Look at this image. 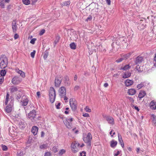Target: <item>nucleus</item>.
I'll use <instances>...</instances> for the list:
<instances>
[{
	"instance_id": "obj_50",
	"label": "nucleus",
	"mask_w": 156,
	"mask_h": 156,
	"mask_svg": "<svg viewBox=\"0 0 156 156\" xmlns=\"http://www.w3.org/2000/svg\"><path fill=\"white\" fill-rule=\"evenodd\" d=\"M128 99L132 103H133L134 101V100L131 97H128Z\"/></svg>"
},
{
	"instance_id": "obj_4",
	"label": "nucleus",
	"mask_w": 156,
	"mask_h": 156,
	"mask_svg": "<svg viewBox=\"0 0 156 156\" xmlns=\"http://www.w3.org/2000/svg\"><path fill=\"white\" fill-rule=\"evenodd\" d=\"M69 104L72 111H75L77 107V103L75 99L71 98L69 100Z\"/></svg>"
},
{
	"instance_id": "obj_63",
	"label": "nucleus",
	"mask_w": 156,
	"mask_h": 156,
	"mask_svg": "<svg viewBox=\"0 0 156 156\" xmlns=\"http://www.w3.org/2000/svg\"><path fill=\"white\" fill-rule=\"evenodd\" d=\"M107 3L108 5H110L111 4V1L110 0H106Z\"/></svg>"
},
{
	"instance_id": "obj_47",
	"label": "nucleus",
	"mask_w": 156,
	"mask_h": 156,
	"mask_svg": "<svg viewBox=\"0 0 156 156\" xmlns=\"http://www.w3.org/2000/svg\"><path fill=\"white\" fill-rule=\"evenodd\" d=\"M48 55V54L47 52L44 53L43 55V57L44 59H46Z\"/></svg>"
},
{
	"instance_id": "obj_46",
	"label": "nucleus",
	"mask_w": 156,
	"mask_h": 156,
	"mask_svg": "<svg viewBox=\"0 0 156 156\" xmlns=\"http://www.w3.org/2000/svg\"><path fill=\"white\" fill-rule=\"evenodd\" d=\"M72 130L74 132L75 134H77L79 132V130L78 129H76V128H75L73 129Z\"/></svg>"
},
{
	"instance_id": "obj_24",
	"label": "nucleus",
	"mask_w": 156,
	"mask_h": 156,
	"mask_svg": "<svg viewBox=\"0 0 156 156\" xmlns=\"http://www.w3.org/2000/svg\"><path fill=\"white\" fill-rule=\"evenodd\" d=\"M131 73L129 72H126L124 73L122 76V78H128L131 76Z\"/></svg>"
},
{
	"instance_id": "obj_40",
	"label": "nucleus",
	"mask_w": 156,
	"mask_h": 156,
	"mask_svg": "<svg viewBox=\"0 0 156 156\" xmlns=\"http://www.w3.org/2000/svg\"><path fill=\"white\" fill-rule=\"evenodd\" d=\"M66 151L64 149H62L59 152V154L60 155H62L63 154L65 153Z\"/></svg>"
},
{
	"instance_id": "obj_34",
	"label": "nucleus",
	"mask_w": 156,
	"mask_h": 156,
	"mask_svg": "<svg viewBox=\"0 0 156 156\" xmlns=\"http://www.w3.org/2000/svg\"><path fill=\"white\" fill-rule=\"evenodd\" d=\"M70 48L73 49H75L76 48V45L74 43L70 44Z\"/></svg>"
},
{
	"instance_id": "obj_11",
	"label": "nucleus",
	"mask_w": 156,
	"mask_h": 156,
	"mask_svg": "<svg viewBox=\"0 0 156 156\" xmlns=\"http://www.w3.org/2000/svg\"><path fill=\"white\" fill-rule=\"evenodd\" d=\"M36 115V112L35 110H33L30 111L27 116V118L31 120L34 119Z\"/></svg>"
},
{
	"instance_id": "obj_18",
	"label": "nucleus",
	"mask_w": 156,
	"mask_h": 156,
	"mask_svg": "<svg viewBox=\"0 0 156 156\" xmlns=\"http://www.w3.org/2000/svg\"><path fill=\"white\" fill-rule=\"evenodd\" d=\"M38 129V128L36 126H34L32 127L31 131L34 135H36L37 134Z\"/></svg>"
},
{
	"instance_id": "obj_25",
	"label": "nucleus",
	"mask_w": 156,
	"mask_h": 156,
	"mask_svg": "<svg viewBox=\"0 0 156 156\" xmlns=\"http://www.w3.org/2000/svg\"><path fill=\"white\" fill-rule=\"evenodd\" d=\"M118 139H119V141L120 144L122 146H124V143L123 142V141L122 139V136L121 135L118 133Z\"/></svg>"
},
{
	"instance_id": "obj_14",
	"label": "nucleus",
	"mask_w": 156,
	"mask_h": 156,
	"mask_svg": "<svg viewBox=\"0 0 156 156\" xmlns=\"http://www.w3.org/2000/svg\"><path fill=\"white\" fill-rule=\"evenodd\" d=\"M12 25L13 32L14 33L16 32L17 29V26L16 25V20H13L12 22Z\"/></svg>"
},
{
	"instance_id": "obj_32",
	"label": "nucleus",
	"mask_w": 156,
	"mask_h": 156,
	"mask_svg": "<svg viewBox=\"0 0 156 156\" xmlns=\"http://www.w3.org/2000/svg\"><path fill=\"white\" fill-rule=\"evenodd\" d=\"M3 0H1L0 2V6L2 8H5V3L3 2Z\"/></svg>"
},
{
	"instance_id": "obj_45",
	"label": "nucleus",
	"mask_w": 156,
	"mask_h": 156,
	"mask_svg": "<svg viewBox=\"0 0 156 156\" xmlns=\"http://www.w3.org/2000/svg\"><path fill=\"white\" fill-rule=\"evenodd\" d=\"M92 19V17L91 16H89L86 20L85 21H90Z\"/></svg>"
},
{
	"instance_id": "obj_30",
	"label": "nucleus",
	"mask_w": 156,
	"mask_h": 156,
	"mask_svg": "<svg viewBox=\"0 0 156 156\" xmlns=\"http://www.w3.org/2000/svg\"><path fill=\"white\" fill-rule=\"evenodd\" d=\"M130 68L129 65H126L123 67H122L120 68L121 70H126Z\"/></svg>"
},
{
	"instance_id": "obj_64",
	"label": "nucleus",
	"mask_w": 156,
	"mask_h": 156,
	"mask_svg": "<svg viewBox=\"0 0 156 156\" xmlns=\"http://www.w3.org/2000/svg\"><path fill=\"white\" fill-rule=\"evenodd\" d=\"M65 81H67L69 80V78L67 76H65L64 77Z\"/></svg>"
},
{
	"instance_id": "obj_58",
	"label": "nucleus",
	"mask_w": 156,
	"mask_h": 156,
	"mask_svg": "<svg viewBox=\"0 0 156 156\" xmlns=\"http://www.w3.org/2000/svg\"><path fill=\"white\" fill-rule=\"evenodd\" d=\"M83 116L85 117H89V115L88 113H85L83 115Z\"/></svg>"
},
{
	"instance_id": "obj_28",
	"label": "nucleus",
	"mask_w": 156,
	"mask_h": 156,
	"mask_svg": "<svg viewBox=\"0 0 156 156\" xmlns=\"http://www.w3.org/2000/svg\"><path fill=\"white\" fill-rule=\"evenodd\" d=\"M70 1H68L64 2L63 3H61V5L62 6H69L70 4Z\"/></svg>"
},
{
	"instance_id": "obj_17",
	"label": "nucleus",
	"mask_w": 156,
	"mask_h": 156,
	"mask_svg": "<svg viewBox=\"0 0 156 156\" xmlns=\"http://www.w3.org/2000/svg\"><path fill=\"white\" fill-rule=\"evenodd\" d=\"M125 85L128 87L132 85L133 83V81L132 80L127 79L124 82Z\"/></svg>"
},
{
	"instance_id": "obj_49",
	"label": "nucleus",
	"mask_w": 156,
	"mask_h": 156,
	"mask_svg": "<svg viewBox=\"0 0 156 156\" xmlns=\"http://www.w3.org/2000/svg\"><path fill=\"white\" fill-rule=\"evenodd\" d=\"M63 98V99L66 102L67 101H68V98L66 97V95H65V96L63 97L62 98Z\"/></svg>"
},
{
	"instance_id": "obj_41",
	"label": "nucleus",
	"mask_w": 156,
	"mask_h": 156,
	"mask_svg": "<svg viewBox=\"0 0 156 156\" xmlns=\"http://www.w3.org/2000/svg\"><path fill=\"white\" fill-rule=\"evenodd\" d=\"M153 63L154 66L156 67V54H155L154 60L153 61Z\"/></svg>"
},
{
	"instance_id": "obj_21",
	"label": "nucleus",
	"mask_w": 156,
	"mask_h": 156,
	"mask_svg": "<svg viewBox=\"0 0 156 156\" xmlns=\"http://www.w3.org/2000/svg\"><path fill=\"white\" fill-rule=\"evenodd\" d=\"M84 145L83 144L80 145L77 141H75L72 142L71 146H83Z\"/></svg>"
},
{
	"instance_id": "obj_36",
	"label": "nucleus",
	"mask_w": 156,
	"mask_h": 156,
	"mask_svg": "<svg viewBox=\"0 0 156 156\" xmlns=\"http://www.w3.org/2000/svg\"><path fill=\"white\" fill-rule=\"evenodd\" d=\"M6 70L5 69L1 70L0 73L1 76H4L6 73Z\"/></svg>"
},
{
	"instance_id": "obj_8",
	"label": "nucleus",
	"mask_w": 156,
	"mask_h": 156,
	"mask_svg": "<svg viewBox=\"0 0 156 156\" xmlns=\"http://www.w3.org/2000/svg\"><path fill=\"white\" fill-rule=\"evenodd\" d=\"M16 123L18 124L20 128L21 129L24 128L26 126V124L23 119H19L17 121Z\"/></svg>"
},
{
	"instance_id": "obj_6",
	"label": "nucleus",
	"mask_w": 156,
	"mask_h": 156,
	"mask_svg": "<svg viewBox=\"0 0 156 156\" xmlns=\"http://www.w3.org/2000/svg\"><path fill=\"white\" fill-rule=\"evenodd\" d=\"M91 139V135L90 133H88L87 134L84 136L83 138L84 141L85 143H87L88 145H90V142Z\"/></svg>"
},
{
	"instance_id": "obj_59",
	"label": "nucleus",
	"mask_w": 156,
	"mask_h": 156,
	"mask_svg": "<svg viewBox=\"0 0 156 156\" xmlns=\"http://www.w3.org/2000/svg\"><path fill=\"white\" fill-rule=\"evenodd\" d=\"M20 75L23 78H24L25 76V73L23 72Z\"/></svg>"
},
{
	"instance_id": "obj_20",
	"label": "nucleus",
	"mask_w": 156,
	"mask_h": 156,
	"mask_svg": "<svg viewBox=\"0 0 156 156\" xmlns=\"http://www.w3.org/2000/svg\"><path fill=\"white\" fill-rule=\"evenodd\" d=\"M136 91L134 89L130 88L128 90L127 93L129 95H133L136 94Z\"/></svg>"
},
{
	"instance_id": "obj_38",
	"label": "nucleus",
	"mask_w": 156,
	"mask_h": 156,
	"mask_svg": "<svg viewBox=\"0 0 156 156\" xmlns=\"http://www.w3.org/2000/svg\"><path fill=\"white\" fill-rule=\"evenodd\" d=\"M123 60H124V58L122 57H122L121 58L116 60V62L117 63H119L121 62Z\"/></svg>"
},
{
	"instance_id": "obj_29",
	"label": "nucleus",
	"mask_w": 156,
	"mask_h": 156,
	"mask_svg": "<svg viewBox=\"0 0 156 156\" xmlns=\"http://www.w3.org/2000/svg\"><path fill=\"white\" fill-rule=\"evenodd\" d=\"M117 141L113 140L111 141V146H115L117 145Z\"/></svg>"
},
{
	"instance_id": "obj_48",
	"label": "nucleus",
	"mask_w": 156,
	"mask_h": 156,
	"mask_svg": "<svg viewBox=\"0 0 156 156\" xmlns=\"http://www.w3.org/2000/svg\"><path fill=\"white\" fill-rule=\"evenodd\" d=\"M36 39L35 38L32 39V40L30 41V43L32 44H34L35 43V41H36Z\"/></svg>"
},
{
	"instance_id": "obj_55",
	"label": "nucleus",
	"mask_w": 156,
	"mask_h": 156,
	"mask_svg": "<svg viewBox=\"0 0 156 156\" xmlns=\"http://www.w3.org/2000/svg\"><path fill=\"white\" fill-rule=\"evenodd\" d=\"M75 147H72L71 148V150L74 153L77 152V151L75 150Z\"/></svg>"
},
{
	"instance_id": "obj_26",
	"label": "nucleus",
	"mask_w": 156,
	"mask_h": 156,
	"mask_svg": "<svg viewBox=\"0 0 156 156\" xmlns=\"http://www.w3.org/2000/svg\"><path fill=\"white\" fill-rule=\"evenodd\" d=\"M11 93H13L17 91L18 90V88L16 87L12 86L10 89Z\"/></svg>"
},
{
	"instance_id": "obj_54",
	"label": "nucleus",
	"mask_w": 156,
	"mask_h": 156,
	"mask_svg": "<svg viewBox=\"0 0 156 156\" xmlns=\"http://www.w3.org/2000/svg\"><path fill=\"white\" fill-rule=\"evenodd\" d=\"M32 138L31 137H29V139L27 141V144H29L30 143L32 142Z\"/></svg>"
},
{
	"instance_id": "obj_10",
	"label": "nucleus",
	"mask_w": 156,
	"mask_h": 156,
	"mask_svg": "<svg viewBox=\"0 0 156 156\" xmlns=\"http://www.w3.org/2000/svg\"><path fill=\"white\" fill-rule=\"evenodd\" d=\"M22 80L20 78L16 76L13 77L12 80V83L14 85L18 84Z\"/></svg>"
},
{
	"instance_id": "obj_16",
	"label": "nucleus",
	"mask_w": 156,
	"mask_h": 156,
	"mask_svg": "<svg viewBox=\"0 0 156 156\" xmlns=\"http://www.w3.org/2000/svg\"><path fill=\"white\" fill-rule=\"evenodd\" d=\"M29 102V99L27 98H23L20 102V104L23 106H26Z\"/></svg>"
},
{
	"instance_id": "obj_3",
	"label": "nucleus",
	"mask_w": 156,
	"mask_h": 156,
	"mask_svg": "<svg viewBox=\"0 0 156 156\" xmlns=\"http://www.w3.org/2000/svg\"><path fill=\"white\" fill-rule=\"evenodd\" d=\"M8 59L5 56H3L0 58V67L1 69H4L7 66Z\"/></svg>"
},
{
	"instance_id": "obj_51",
	"label": "nucleus",
	"mask_w": 156,
	"mask_h": 156,
	"mask_svg": "<svg viewBox=\"0 0 156 156\" xmlns=\"http://www.w3.org/2000/svg\"><path fill=\"white\" fill-rule=\"evenodd\" d=\"M4 78L3 77H2L1 78H0V84H2V83L3 82V81H4Z\"/></svg>"
},
{
	"instance_id": "obj_35",
	"label": "nucleus",
	"mask_w": 156,
	"mask_h": 156,
	"mask_svg": "<svg viewBox=\"0 0 156 156\" xmlns=\"http://www.w3.org/2000/svg\"><path fill=\"white\" fill-rule=\"evenodd\" d=\"M23 3L25 5H28L30 3V0H23Z\"/></svg>"
},
{
	"instance_id": "obj_44",
	"label": "nucleus",
	"mask_w": 156,
	"mask_h": 156,
	"mask_svg": "<svg viewBox=\"0 0 156 156\" xmlns=\"http://www.w3.org/2000/svg\"><path fill=\"white\" fill-rule=\"evenodd\" d=\"M35 52V51L34 50L33 52L31 53L30 55L32 58H34V57Z\"/></svg>"
},
{
	"instance_id": "obj_60",
	"label": "nucleus",
	"mask_w": 156,
	"mask_h": 156,
	"mask_svg": "<svg viewBox=\"0 0 156 156\" xmlns=\"http://www.w3.org/2000/svg\"><path fill=\"white\" fill-rule=\"evenodd\" d=\"M55 105L56 106V107L57 109H59L60 108L59 106L60 105V103H58L57 105H56V103Z\"/></svg>"
},
{
	"instance_id": "obj_56",
	"label": "nucleus",
	"mask_w": 156,
	"mask_h": 156,
	"mask_svg": "<svg viewBox=\"0 0 156 156\" xmlns=\"http://www.w3.org/2000/svg\"><path fill=\"white\" fill-rule=\"evenodd\" d=\"M44 156H51V154L50 152H47L45 154Z\"/></svg>"
},
{
	"instance_id": "obj_22",
	"label": "nucleus",
	"mask_w": 156,
	"mask_h": 156,
	"mask_svg": "<svg viewBox=\"0 0 156 156\" xmlns=\"http://www.w3.org/2000/svg\"><path fill=\"white\" fill-rule=\"evenodd\" d=\"M150 108L153 110L156 109V102L154 101H152L150 103Z\"/></svg>"
},
{
	"instance_id": "obj_23",
	"label": "nucleus",
	"mask_w": 156,
	"mask_h": 156,
	"mask_svg": "<svg viewBox=\"0 0 156 156\" xmlns=\"http://www.w3.org/2000/svg\"><path fill=\"white\" fill-rule=\"evenodd\" d=\"M143 60V58L141 56H138L135 60V63L136 64H140Z\"/></svg>"
},
{
	"instance_id": "obj_53",
	"label": "nucleus",
	"mask_w": 156,
	"mask_h": 156,
	"mask_svg": "<svg viewBox=\"0 0 156 156\" xmlns=\"http://www.w3.org/2000/svg\"><path fill=\"white\" fill-rule=\"evenodd\" d=\"M86 153L85 151H83L82 153H80V156H86Z\"/></svg>"
},
{
	"instance_id": "obj_57",
	"label": "nucleus",
	"mask_w": 156,
	"mask_h": 156,
	"mask_svg": "<svg viewBox=\"0 0 156 156\" xmlns=\"http://www.w3.org/2000/svg\"><path fill=\"white\" fill-rule=\"evenodd\" d=\"M19 36L18 34H15L14 36V38L15 39H18L19 38Z\"/></svg>"
},
{
	"instance_id": "obj_27",
	"label": "nucleus",
	"mask_w": 156,
	"mask_h": 156,
	"mask_svg": "<svg viewBox=\"0 0 156 156\" xmlns=\"http://www.w3.org/2000/svg\"><path fill=\"white\" fill-rule=\"evenodd\" d=\"M132 53V52H130L126 54L123 55L122 56L123 57L124 60L130 57Z\"/></svg>"
},
{
	"instance_id": "obj_61",
	"label": "nucleus",
	"mask_w": 156,
	"mask_h": 156,
	"mask_svg": "<svg viewBox=\"0 0 156 156\" xmlns=\"http://www.w3.org/2000/svg\"><path fill=\"white\" fill-rule=\"evenodd\" d=\"M79 88V87L77 85H76L75 86L74 88V89L75 90H78Z\"/></svg>"
},
{
	"instance_id": "obj_1",
	"label": "nucleus",
	"mask_w": 156,
	"mask_h": 156,
	"mask_svg": "<svg viewBox=\"0 0 156 156\" xmlns=\"http://www.w3.org/2000/svg\"><path fill=\"white\" fill-rule=\"evenodd\" d=\"M9 94L8 93L6 95L5 104L6 105L8 102L10 101V103L6 107L5 111L7 113H10L12 110V108L13 105L14 100L12 98H9Z\"/></svg>"
},
{
	"instance_id": "obj_31",
	"label": "nucleus",
	"mask_w": 156,
	"mask_h": 156,
	"mask_svg": "<svg viewBox=\"0 0 156 156\" xmlns=\"http://www.w3.org/2000/svg\"><path fill=\"white\" fill-rule=\"evenodd\" d=\"M142 22H141L139 24V26L138 27V28L140 29H143L145 28V26L143 24V21H142Z\"/></svg>"
},
{
	"instance_id": "obj_43",
	"label": "nucleus",
	"mask_w": 156,
	"mask_h": 156,
	"mask_svg": "<svg viewBox=\"0 0 156 156\" xmlns=\"http://www.w3.org/2000/svg\"><path fill=\"white\" fill-rule=\"evenodd\" d=\"M51 150L54 153L57 151V148L56 147H52Z\"/></svg>"
},
{
	"instance_id": "obj_42",
	"label": "nucleus",
	"mask_w": 156,
	"mask_h": 156,
	"mask_svg": "<svg viewBox=\"0 0 156 156\" xmlns=\"http://www.w3.org/2000/svg\"><path fill=\"white\" fill-rule=\"evenodd\" d=\"M84 109L87 112H91L90 109L88 106H86L85 108Z\"/></svg>"
},
{
	"instance_id": "obj_2",
	"label": "nucleus",
	"mask_w": 156,
	"mask_h": 156,
	"mask_svg": "<svg viewBox=\"0 0 156 156\" xmlns=\"http://www.w3.org/2000/svg\"><path fill=\"white\" fill-rule=\"evenodd\" d=\"M56 97L55 92L53 87H51L50 88L49 97L50 102L53 103L55 100Z\"/></svg>"
},
{
	"instance_id": "obj_52",
	"label": "nucleus",
	"mask_w": 156,
	"mask_h": 156,
	"mask_svg": "<svg viewBox=\"0 0 156 156\" xmlns=\"http://www.w3.org/2000/svg\"><path fill=\"white\" fill-rule=\"evenodd\" d=\"M45 32V30L44 29L42 30L39 33L40 35H42Z\"/></svg>"
},
{
	"instance_id": "obj_12",
	"label": "nucleus",
	"mask_w": 156,
	"mask_h": 156,
	"mask_svg": "<svg viewBox=\"0 0 156 156\" xmlns=\"http://www.w3.org/2000/svg\"><path fill=\"white\" fill-rule=\"evenodd\" d=\"M17 131V128L15 126H10L9 128V132L12 134L15 135L14 133H16Z\"/></svg>"
},
{
	"instance_id": "obj_39",
	"label": "nucleus",
	"mask_w": 156,
	"mask_h": 156,
	"mask_svg": "<svg viewBox=\"0 0 156 156\" xmlns=\"http://www.w3.org/2000/svg\"><path fill=\"white\" fill-rule=\"evenodd\" d=\"M136 69L138 72H141L142 71V70H141L140 67L139 65H138L136 66Z\"/></svg>"
},
{
	"instance_id": "obj_33",
	"label": "nucleus",
	"mask_w": 156,
	"mask_h": 156,
	"mask_svg": "<svg viewBox=\"0 0 156 156\" xmlns=\"http://www.w3.org/2000/svg\"><path fill=\"white\" fill-rule=\"evenodd\" d=\"M60 38V37H59V36H58L56 37L55 39L54 42L55 44L54 46H55L56 45V44L57 43H58V42Z\"/></svg>"
},
{
	"instance_id": "obj_9",
	"label": "nucleus",
	"mask_w": 156,
	"mask_h": 156,
	"mask_svg": "<svg viewBox=\"0 0 156 156\" xmlns=\"http://www.w3.org/2000/svg\"><path fill=\"white\" fill-rule=\"evenodd\" d=\"M58 92L61 98L66 95V89L64 87H61L59 89Z\"/></svg>"
},
{
	"instance_id": "obj_15",
	"label": "nucleus",
	"mask_w": 156,
	"mask_h": 156,
	"mask_svg": "<svg viewBox=\"0 0 156 156\" xmlns=\"http://www.w3.org/2000/svg\"><path fill=\"white\" fill-rule=\"evenodd\" d=\"M146 94V92L143 90H140L138 98L139 100H140L141 99L143 98Z\"/></svg>"
},
{
	"instance_id": "obj_37",
	"label": "nucleus",
	"mask_w": 156,
	"mask_h": 156,
	"mask_svg": "<svg viewBox=\"0 0 156 156\" xmlns=\"http://www.w3.org/2000/svg\"><path fill=\"white\" fill-rule=\"evenodd\" d=\"M152 121L154 125L156 126V116H153Z\"/></svg>"
},
{
	"instance_id": "obj_7",
	"label": "nucleus",
	"mask_w": 156,
	"mask_h": 156,
	"mask_svg": "<svg viewBox=\"0 0 156 156\" xmlns=\"http://www.w3.org/2000/svg\"><path fill=\"white\" fill-rule=\"evenodd\" d=\"M62 80V77L60 75L57 76L55 81V85L56 87H59Z\"/></svg>"
},
{
	"instance_id": "obj_5",
	"label": "nucleus",
	"mask_w": 156,
	"mask_h": 156,
	"mask_svg": "<svg viewBox=\"0 0 156 156\" xmlns=\"http://www.w3.org/2000/svg\"><path fill=\"white\" fill-rule=\"evenodd\" d=\"M73 119L72 118H68L63 120L64 124L68 128L70 129L72 128V122L73 121Z\"/></svg>"
},
{
	"instance_id": "obj_62",
	"label": "nucleus",
	"mask_w": 156,
	"mask_h": 156,
	"mask_svg": "<svg viewBox=\"0 0 156 156\" xmlns=\"http://www.w3.org/2000/svg\"><path fill=\"white\" fill-rule=\"evenodd\" d=\"M2 149L3 151H6L7 150L8 148L7 147H2Z\"/></svg>"
},
{
	"instance_id": "obj_13",
	"label": "nucleus",
	"mask_w": 156,
	"mask_h": 156,
	"mask_svg": "<svg viewBox=\"0 0 156 156\" xmlns=\"http://www.w3.org/2000/svg\"><path fill=\"white\" fill-rule=\"evenodd\" d=\"M148 84L149 83H147V82L145 81H143L137 85L136 88L138 89L139 90L143 87H146Z\"/></svg>"
},
{
	"instance_id": "obj_19",
	"label": "nucleus",
	"mask_w": 156,
	"mask_h": 156,
	"mask_svg": "<svg viewBox=\"0 0 156 156\" xmlns=\"http://www.w3.org/2000/svg\"><path fill=\"white\" fill-rule=\"evenodd\" d=\"M106 120L109 123L111 124H114V119L112 117L110 116H107L106 117Z\"/></svg>"
}]
</instances>
